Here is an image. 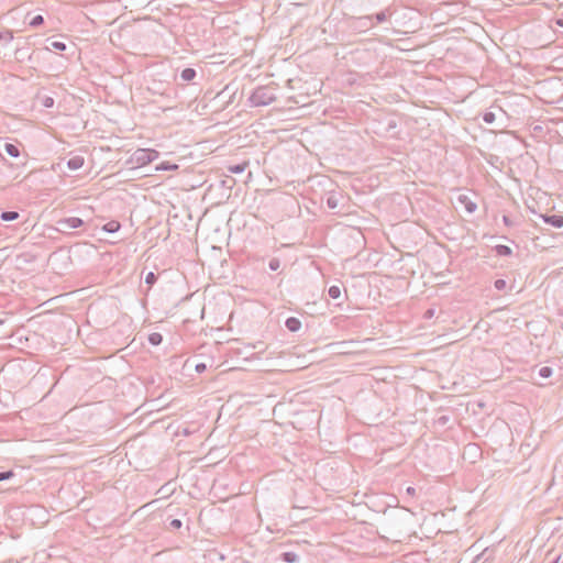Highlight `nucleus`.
I'll return each mask as SVG.
<instances>
[{"instance_id":"f257e3e1","label":"nucleus","mask_w":563,"mask_h":563,"mask_svg":"<svg viewBox=\"0 0 563 563\" xmlns=\"http://www.w3.org/2000/svg\"><path fill=\"white\" fill-rule=\"evenodd\" d=\"M275 100L276 96L264 86L255 88L249 98V101L253 107L268 106Z\"/></svg>"},{"instance_id":"f03ea898","label":"nucleus","mask_w":563,"mask_h":563,"mask_svg":"<svg viewBox=\"0 0 563 563\" xmlns=\"http://www.w3.org/2000/svg\"><path fill=\"white\" fill-rule=\"evenodd\" d=\"M159 153L153 148H137L130 157V162L137 167L145 166L157 159Z\"/></svg>"},{"instance_id":"7ed1b4c3","label":"nucleus","mask_w":563,"mask_h":563,"mask_svg":"<svg viewBox=\"0 0 563 563\" xmlns=\"http://www.w3.org/2000/svg\"><path fill=\"white\" fill-rule=\"evenodd\" d=\"M57 231L68 233L70 230L78 229L84 225V220L78 217H69L60 219L56 222Z\"/></svg>"},{"instance_id":"20e7f679","label":"nucleus","mask_w":563,"mask_h":563,"mask_svg":"<svg viewBox=\"0 0 563 563\" xmlns=\"http://www.w3.org/2000/svg\"><path fill=\"white\" fill-rule=\"evenodd\" d=\"M282 263L278 257L275 256H267L263 257L258 261L257 269L267 273L271 272H278L280 269Z\"/></svg>"},{"instance_id":"39448f33","label":"nucleus","mask_w":563,"mask_h":563,"mask_svg":"<svg viewBox=\"0 0 563 563\" xmlns=\"http://www.w3.org/2000/svg\"><path fill=\"white\" fill-rule=\"evenodd\" d=\"M374 26L373 16L364 15L355 18L352 22V27L355 31L362 32L363 30H368Z\"/></svg>"},{"instance_id":"423d86ee","label":"nucleus","mask_w":563,"mask_h":563,"mask_svg":"<svg viewBox=\"0 0 563 563\" xmlns=\"http://www.w3.org/2000/svg\"><path fill=\"white\" fill-rule=\"evenodd\" d=\"M540 217L544 223L553 228L560 229L563 227V216L561 214H540Z\"/></svg>"},{"instance_id":"0eeeda50","label":"nucleus","mask_w":563,"mask_h":563,"mask_svg":"<svg viewBox=\"0 0 563 563\" xmlns=\"http://www.w3.org/2000/svg\"><path fill=\"white\" fill-rule=\"evenodd\" d=\"M394 12L395 11L391 9V7H387L375 14H371V16H373V22L375 21L377 24H382L385 23L394 14Z\"/></svg>"},{"instance_id":"6e6552de","label":"nucleus","mask_w":563,"mask_h":563,"mask_svg":"<svg viewBox=\"0 0 563 563\" xmlns=\"http://www.w3.org/2000/svg\"><path fill=\"white\" fill-rule=\"evenodd\" d=\"M85 158L82 156L76 155L70 157L66 165L70 170H77L80 169L84 166Z\"/></svg>"},{"instance_id":"1a4fd4ad","label":"nucleus","mask_w":563,"mask_h":563,"mask_svg":"<svg viewBox=\"0 0 563 563\" xmlns=\"http://www.w3.org/2000/svg\"><path fill=\"white\" fill-rule=\"evenodd\" d=\"M459 201L464 205V208L465 210L468 212V213H473L475 212L476 208H477V205L472 201L467 196L465 195H461L459 197Z\"/></svg>"},{"instance_id":"9d476101","label":"nucleus","mask_w":563,"mask_h":563,"mask_svg":"<svg viewBox=\"0 0 563 563\" xmlns=\"http://www.w3.org/2000/svg\"><path fill=\"white\" fill-rule=\"evenodd\" d=\"M48 42V45L45 47V49L47 51H52V49H55V51H65L67 45L65 42L63 41H54V40H47Z\"/></svg>"},{"instance_id":"9b49d317","label":"nucleus","mask_w":563,"mask_h":563,"mask_svg":"<svg viewBox=\"0 0 563 563\" xmlns=\"http://www.w3.org/2000/svg\"><path fill=\"white\" fill-rule=\"evenodd\" d=\"M196 76H197V71L195 68H191V67L184 68L180 73V78L184 81H192Z\"/></svg>"},{"instance_id":"f8f14e48","label":"nucleus","mask_w":563,"mask_h":563,"mask_svg":"<svg viewBox=\"0 0 563 563\" xmlns=\"http://www.w3.org/2000/svg\"><path fill=\"white\" fill-rule=\"evenodd\" d=\"M121 223L117 220H111L103 224L102 230L107 233H115L120 230Z\"/></svg>"},{"instance_id":"ddd939ff","label":"nucleus","mask_w":563,"mask_h":563,"mask_svg":"<svg viewBox=\"0 0 563 563\" xmlns=\"http://www.w3.org/2000/svg\"><path fill=\"white\" fill-rule=\"evenodd\" d=\"M20 217V213L14 210H5L2 211L0 214V219L4 222L14 221Z\"/></svg>"},{"instance_id":"4468645a","label":"nucleus","mask_w":563,"mask_h":563,"mask_svg":"<svg viewBox=\"0 0 563 563\" xmlns=\"http://www.w3.org/2000/svg\"><path fill=\"white\" fill-rule=\"evenodd\" d=\"M178 168H179V166L177 164L166 161V162L159 163L155 169L158 172H167V170H177Z\"/></svg>"},{"instance_id":"2eb2a0df","label":"nucleus","mask_w":563,"mask_h":563,"mask_svg":"<svg viewBox=\"0 0 563 563\" xmlns=\"http://www.w3.org/2000/svg\"><path fill=\"white\" fill-rule=\"evenodd\" d=\"M494 250L498 256H503V257H506V256H509L512 254V250L508 245H504V244L496 245L494 247Z\"/></svg>"},{"instance_id":"dca6fc26","label":"nucleus","mask_w":563,"mask_h":563,"mask_svg":"<svg viewBox=\"0 0 563 563\" xmlns=\"http://www.w3.org/2000/svg\"><path fill=\"white\" fill-rule=\"evenodd\" d=\"M346 294V290L345 288H342L340 286H331L330 289H329V295L331 298L333 299H339L341 298L342 295H345Z\"/></svg>"},{"instance_id":"f3484780","label":"nucleus","mask_w":563,"mask_h":563,"mask_svg":"<svg viewBox=\"0 0 563 563\" xmlns=\"http://www.w3.org/2000/svg\"><path fill=\"white\" fill-rule=\"evenodd\" d=\"M4 151L8 155H10L11 157H19L20 156V150L18 147V145L15 144H12V143H5L4 144Z\"/></svg>"},{"instance_id":"a211bd4d","label":"nucleus","mask_w":563,"mask_h":563,"mask_svg":"<svg viewBox=\"0 0 563 563\" xmlns=\"http://www.w3.org/2000/svg\"><path fill=\"white\" fill-rule=\"evenodd\" d=\"M286 327L291 332H296V331H298L300 329L301 322L297 318L291 317V318L287 319Z\"/></svg>"},{"instance_id":"6ab92c4d","label":"nucleus","mask_w":563,"mask_h":563,"mask_svg":"<svg viewBox=\"0 0 563 563\" xmlns=\"http://www.w3.org/2000/svg\"><path fill=\"white\" fill-rule=\"evenodd\" d=\"M44 23V16L42 14H36L32 16L29 21V25L33 29L41 26Z\"/></svg>"},{"instance_id":"aec40b11","label":"nucleus","mask_w":563,"mask_h":563,"mask_svg":"<svg viewBox=\"0 0 563 563\" xmlns=\"http://www.w3.org/2000/svg\"><path fill=\"white\" fill-rule=\"evenodd\" d=\"M339 206V198L335 194H331L327 198V207L331 210L336 209Z\"/></svg>"},{"instance_id":"412c9836","label":"nucleus","mask_w":563,"mask_h":563,"mask_svg":"<svg viewBox=\"0 0 563 563\" xmlns=\"http://www.w3.org/2000/svg\"><path fill=\"white\" fill-rule=\"evenodd\" d=\"M246 165H247L246 163L231 165L229 167V170L233 174H241L245 170Z\"/></svg>"},{"instance_id":"4be33fe9","label":"nucleus","mask_w":563,"mask_h":563,"mask_svg":"<svg viewBox=\"0 0 563 563\" xmlns=\"http://www.w3.org/2000/svg\"><path fill=\"white\" fill-rule=\"evenodd\" d=\"M13 40V33L10 30L0 31V41L11 42Z\"/></svg>"},{"instance_id":"5701e85b","label":"nucleus","mask_w":563,"mask_h":563,"mask_svg":"<svg viewBox=\"0 0 563 563\" xmlns=\"http://www.w3.org/2000/svg\"><path fill=\"white\" fill-rule=\"evenodd\" d=\"M495 119H496L495 113H494V112H492V111H486V112H484V114H483V121H484L485 123H487V124H492V123H494V122H495Z\"/></svg>"},{"instance_id":"b1692460","label":"nucleus","mask_w":563,"mask_h":563,"mask_svg":"<svg viewBox=\"0 0 563 563\" xmlns=\"http://www.w3.org/2000/svg\"><path fill=\"white\" fill-rule=\"evenodd\" d=\"M165 274H166L165 271L162 274H158V275H155L153 272H148L147 275L145 276V280L144 282H156L159 277H162Z\"/></svg>"},{"instance_id":"393cba45","label":"nucleus","mask_w":563,"mask_h":563,"mask_svg":"<svg viewBox=\"0 0 563 563\" xmlns=\"http://www.w3.org/2000/svg\"><path fill=\"white\" fill-rule=\"evenodd\" d=\"M162 341V336L159 333H153L150 335V342L154 345L159 344Z\"/></svg>"},{"instance_id":"a878e982","label":"nucleus","mask_w":563,"mask_h":563,"mask_svg":"<svg viewBox=\"0 0 563 563\" xmlns=\"http://www.w3.org/2000/svg\"><path fill=\"white\" fill-rule=\"evenodd\" d=\"M43 106L45 108H52L54 106V99L52 97H48L46 96L44 99H43Z\"/></svg>"},{"instance_id":"bb28decb","label":"nucleus","mask_w":563,"mask_h":563,"mask_svg":"<svg viewBox=\"0 0 563 563\" xmlns=\"http://www.w3.org/2000/svg\"><path fill=\"white\" fill-rule=\"evenodd\" d=\"M551 374H552V371H551V368H550V367H542V368L540 369V375H541L542 377H544V378L550 377V376H551Z\"/></svg>"},{"instance_id":"cd10ccee","label":"nucleus","mask_w":563,"mask_h":563,"mask_svg":"<svg viewBox=\"0 0 563 563\" xmlns=\"http://www.w3.org/2000/svg\"><path fill=\"white\" fill-rule=\"evenodd\" d=\"M284 560L287 561V562H295L296 561V555L294 553H285L284 554Z\"/></svg>"},{"instance_id":"c85d7f7f","label":"nucleus","mask_w":563,"mask_h":563,"mask_svg":"<svg viewBox=\"0 0 563 563\" xmlns=\"http://www.w3.org/2000/svg\"><path fill=\"white\" fill-rule=\"evenodd\" d=\"M503 222H504V224L506 227H512L514 225V221L508 216H503Z\"/></svg>"},{"instance_id":"c756f323","label":"nucleus","mask_w":563,"mask_h":563,"mask_svg":"<svg viewBox=\"0 0 563 563\" xmlns=\"http://www.w3.org/2000/svg\"><path fill=\"white\" fill-rule=\"evenodd\" d=\"M12 476H13V472H11V471L4 472V473H0V481L9 479Z\"/></svg>"},{"instance_id":"7c9ffc66","label":"nucleus","mask_w":563,"mask_h":563,"mask_svg":"<svg viewBox=\"0 0 563 563\" xmlns=\"http://www.w3.org/2000/svg\"><path fill=\"white\" fill-rule=\"evenodd\" d=\"M170 526L175 529H179L181 527V521L179 519H174L172 520Z\"/></svg>"},{"instance_id":"2f4dec72","label":"nucleus","mask_w":563,"mask_h":563,"mask_svg":"<svg viewBox=\"0 0 563 563\" xmlns=\"http://www.w3.org/2000/svg\"><path fill=\"white\" fill-rule=\"evenodd\" d=\"M395 128H397V122L395 120H390L387 125V131H390Z\"/></svg>"},{"instance_id":"473e14b6","label":"nucleus","mask_w":563,"mask_h":563,"mask_svg":"<svg viewBox=\"0 0 563 563\" xmlns=\"http://www.w3.org/2000/svg\"><path fill=\"white\" fill-rule=\"evenodd\" d=\"M555 24L560 27H563V18L556 19Z\"/></svg>"},{"instance_id":"72a5a7b5","label":"nucleus","mask_w":563,"mask_h":563,"mask_svg":"<svg viewBox=\"0 0 563 563\" xmlns=\"http://www.w3.org/2000/svg\"><path fill=\"white\" fill-rule=\"evenodd\" d=\"M561 282H563V271L559 273Z\"/></svg>"}]
</instances>
